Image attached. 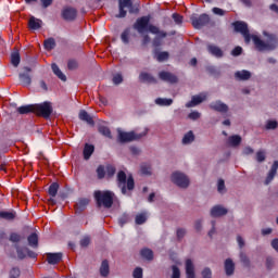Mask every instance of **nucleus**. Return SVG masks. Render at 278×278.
I'll use <instances>...</instances> for the list:
<instances>
[{"mask_svg": "<svg viewBox=\"0 0 278 278\" xmlns=\"http://www.w3.org/2000/svg\"><path fill=\"white\" fill-rule=\"evenodd\" d=\"M232 27L237 34L243 36L245 45H249L253 40L256 51L261 53L264 51H275L278 47V39L276 35L263 31V36H266V41L262 40L257 35H251L249 31V25L245 22L237 21L232 23Z\"/></svg>", "mask_w": 278, "mask_h": 278, "instance_id": "f257e3e1", "label": "nucleus"}, {"mask_svg": "<svg viewBox=\"0 0 278 278\" xmlns=\"http://www.w3.org/2000/svg\"><path fill=\"white\" fill-rule=\"evenodd\" d=\"M93 198L98 207H105L110 210L114 205V193L112 191L96 190L93 192Z\"/></svg>", "mask_w": 278, "mask_h": 278, "instance_id": "f03ea898", "label": "nucleus"}, {"mask_svg": "<svg viewBox=\"0 0 278 278\" xmlns=\"http://www.w3.org/2000/svg\"><path fill=\"white\" fill-rule=\"evenodd\" d=\"M117 186L122 190V194H127V190H134L136 182L134 176L127 178V174L124 170L117 173Z\"/></svg>", "mask_w": 278, "mask_h": 278, "instance_id": "7ed1b4c3", "label": "nucleus"}, {"mask_svg": "<svg viewBox=\"0 0 278 278\" xmlns=\"http://www.w3.org/2000/svg\"><path fill=\"white\" fill-rule=\"evenodd\" d=\"M149 31L150 34H153L155 37L152 41V46L157 49L159 47H162V40L168 36V33L165 30H161L160 27L155 25H150L149 26Z\"/></svg>", "mask_w": 278, "mask_h": 278, "instance_id": "20e7f679", "label": "nucleus"}, {"mask_svg": "<svg viewBox=\"0 0 278 278\" xmlns=\"http://www.w3.org/2000/svg\"><path fill=\"white\" fill-rule=\"evenodd\" d=\"M35 114L46 119L51 118V114H53V106L51 105V102L35 104Z\"/></svg>", "mask_w": 278, "mask_h": 278, "instance_id": "39448f33", "label": "nucleus"}, {"mask_svg": "<svg viewBox=\"0 0 278 278\" xmlns=\"http://www.w3.org/2000/svg\"><path fill=\"white\" fill-rule=\"evenodd\" d=\"M149 134V129H146L141 134H136L134 131L130 132H124V131H118V140L119 142H134V140H140V138H144Z\"/></svg>", "mask_w": 278, "mask_h": 278, "instance_id": "423d86ee", "label": "nucleus"}, {"mask_svg": "<svg viewBox=\"0 0 278 278\" xmlns=\"http://www.w3.org/2000/svg\"><path fill=\"white\" fill-rule=\"evenodd\" d=\"M190 21L194 29H202V27L210 25V15L206 13L201 15L193 14L190 17Z\"/></svg>", "mask_w": 278, "mask_h": 278, "instance_id": "0eeeda50", "label": "nucleus"}, {"mask_svg": "<svg viewBox=\"0 0 278 278\" xmlns=\"http://www.w3.org/2000/svg\"><path fill=\"white\" fill-rule=\"evenodd\" d=\"M172 181L173 184L178 186V188H188V186H190V179L188 178V176L180 172L172 174Z\"/></svg>", "mask_w": 278, "mask_h": 278, "instance_id": "6e6552de", "label": "nucleus"}, {"mask_svg": "<svg viewBox=\"0 0 278 278\" xmlns=\"http://www.w3.org/2000/svg\"><path fill=\"white\" fill-rule=\"evenodd\" d=\"M149 23H151L150 16H141L134 23V29H136L139 34H144L147 29L149 31V26L151 25Z\"/></svg>", "mask_w": 278, "mask_h": 278, "instance_id": "1a4fd4ad", "label": "nucleus"}, {"mask_svg": "<svg viewBox=\"0 0 278 278\" xmlns=\"http://www.w3.org/2000/svg\"><path fill=\"white\" fill-rule=\"evenodd\" d=\"M16 254L18 260H25V257H30V260H36L38 257V254L27 247H21L18 244L15 245Z\"/></svg>", "mask_w": 278, "mask_h": 278, "instance_id": "9d476101", "label": "nucleus"}, {"mask_svg": "<svg viewBox=\"0 0 278 278\" xmlns=\"http://www.w3.org/2000/svg\"><path fill=\"white\" fill-rule=\"evenodd\" d=\"M29 73H31V67L24 66L23 73L18 74L20 84L24 87L31 86V75Z\"/></svg>", "mask_w": 278, "mask_h": 278, "instance_id": "9b49d317", "label": "nucleus"}, {"mask_svg": "<svg viewBox=\"0 0 278 278\" xmlns=\"http://www.w3.org/2000/svg\"><path fill=\"white\" fill-rule=\"evenodd\" d=\"M61 16L64 21L73 22L77 18V9L73 7H66L62 10Z\"/></svg>", "mask_w": 278, "mask_h": 278, "instance_id": "f8f14e48", "label": "nucleus"}, {"mask_svg": "<svg viewBox=\"0 0 278 278\" xmlns=\"http://www.w3.org/2000/svg\"><path fill=\"white\" fill-rule=\"evenodd\" d=\"M159 78L161 79V81H166L167 84H177L179 81L177 75L166 71L160 72Z\"/></svg>", "mask_w": 278, "mask_h": 278, "instance_id": "ddd939ff", "label": "nucleus"}, {"mask_svg": "<svg viewBox=\"0 0 278 278\" xmlns=\"http://www.w3.org/2000/svg\"><path fill=\"white\" fill-rule=\"evenodd\" d=\"M131 5H134V2L131 0H119V13L116 15V18H125V16H127V10H125V8H131Z\"/></svg>", "mask_w": 278, "mask_h": 278, "instance_id": "4468645a", "label": "nucleus"}, {"mask_svg": "<svg viewBox=\"0 0 278 278\" xmlns=\"http://www.w3.org/2000/svg\"><path fill=\"white\" fill-rule=\"evenodd\" d=\"M210 109L214 110V112H220L222 114L229 112V106L220 100L212 102Z\"/></svg>", "mask_w": 278, "mask_h": 278, "instance_id": "2eb2a0df", "label": "nucleus"}, {"mask_svg": "<svg viewBox=\"0 0 278 278\" xmlns=\"http://www.w3.org/2000/svg\"><path fill=\"white\" fill-rule=\"evenodd\" d=\"M62 257H64V254H62V252L48 253L47 254V262H48V264H51L52 266H55V264H60Z\"/></svg>", "mask_w": 278, "mask_h": 278, "instance_id": "dca6fc26", "label": "nucleus"}, {"mask_svg": "<svg viewBox=\"0 0 278 278\" xmlns=\"http://www.w3.org/2000/svg\"><path fill=\"white\" fill-rule=\"evenodd\" d=\"M227 212V208L222 205H215L211 208V216L213 218H220V216H226Z\"/></svg>", "mask_w": 278, "mask_h": 278, "instance_id": "f3484780", "label": "nucleus"}, {"mask_svg": "<svg viewBox=\"0 0 278 278\" xmlns=\"http://www.w3.org/2000/svg\"><path fill=\"white\" fill-rule=\"evenodd\" d=\"M79 121H84L87 125H90L91 127H94V119L90 114H88V111L80 110L78 114Z\"/></svg>", "mask_w": 278, "mask_h": 278, "instance_id": "a211bd4d", "label": "nucleus"}, {"mask_svg": "<svg viewBox=\"0 0 278 278\" xmlns=\"http://www.w3.org/2000/svg\"><path fill=\"white\" fill-rule=\"evenodd\" d=\"M277 170H278V161H274L271 168L265 179V186H268V184H270V181L275 179V176L277 175Z\"/></svg>", "mask_w": 278, "mask_h": 278, "instance_id": "6ab92c4d", "label": "nucleus"}, {"mask_svg": "<svg viewBox=\"0 0 278 278\" xmlns=\"http://www.w3.org/2000/svg\"><path fill=\"white\" fill-rule=\"evenodd\" d=\"M139 80L142 84H157V79H155V77H153V75H151L147 72L140 73Z\"/></svg>", "mask_w": 278, "mask_h": 278, "instance_id": "aec40b11", "label": "nucleus"}, {"mask_svg": "<svg viewBox=\"0 0 278 278\" xmlns=\"http://www.w3.org/2000/svg\"><path fill=\"white\" fill-rule=\"evenodd\" d=\"M225 273L227 277H231L233 273L236 271V264L231 258H227L224 264Z\"/></svg>", "mask_w": 278, "mask_h": 278, "instance_id": "412c9836", "label": "nucleus"}, {"mask_svg": "<svg viewBox=\"0 0 278 278\" xmlns=\"http://www.w3.org/2000/svg\"><path fill=\"white\" fill-rule=\"evenodd\" d=\"M90 203V200L88 198H83L78 200V202L75 205V210L77 214H81L86 207H88V204Z\"/></svg>", "mask_w": 278, "mask_h": 278, "instance_id": "4be33fe9", "label": "nucleus"}, {"mask_svg": "<svg viewBox=\"0 0 278 278\" xmlns=\"http://www.w3.org/2000/svg\"><path fill=\"white\" fill-rule=\"evenodd\" d=\"M186 275L187 278H197V275L194 274V264L190 258L186 261Z\"/></svg>", "mask_w": 278, "mask_h": 278, "instance_id": "5701e85b", "label": "nucleus"}, {"mask_svg": "<svg viewBox=\"0 0 278 278\" xmlns=\"http://www.w3.org/2000/svg\"><path fill=\"white\" fill-rule=\"evenodd\" d=\"M236 79H239V81H247L251 79V72L247 70L238 71L235 73Z\"/></svg>", "mask_w": 278, "mask_h": 278, "instance_id": "b1692460", "label": "nucleus"}, {"mask_svg": "<svg viewBox=\"0 0 278 278\" xmlns=\"http://www.w3.org/2000/svg\"><path fill=\"white\" fill-rule=\"evenodd\" d=\"M28 27L34 30L40 29L42 27V20L31 16L28 21Z\"/></svg>", "mask_w": 278, "mask_h": 278, "instance_id": "393cba45", "label": "nucleus"}, {"mask_svg": "<svg viewBox=\"0 0 278 278\" xmlns=\"http://www.w3.org/2000/svg\"><path fill=\"white\" fill-rule=\"evenodd\" d=\"M207 51L211 53V55H214L215 58H223L224 53L223 50L218 46L208 45Z\"/></svg>", "mask_w": 278, "mask_h": 278, "instance_id": "a878e982", "label": "nucleus"}, {"mask_svg": "<svg viewBox=\"0 0 278 278\" xmlns=\"http://www.w3.org/2000/svg\"><path fill=\"white\" fill-rule=\"evenodd\" d=\"M204 99H205V96L204 97L193 96L191 101L186 103V108H194L197 105H200V103H203Z\"/></svg>", "mask_w": 278, "mask_h": 278, "instance_id": "bb28decb", "label": "nucleus"}, {"mask_svg": "<svg viewBox=\"0 0 278 278\" xmlns=\"http://www.w3.org/2000/svg\"><path fill=\"white\" fill-rule=\"evenodd\" d=\"M18 114H35V104H27L17 108Z\"/></svg>", "mask_w": 278, "mask_h": 278, "instance_id": "cd10ccee", "label": "nucleus"}, {"mask_svg": "<svg viewBox=\"0 0 278 278\" xmlns=\"http://www.w3.org/2000/svg\"><path fill=\"white\" fill-rule=\"evenodd\" d=\"M28 247L31 249H38V233L33 232L27 237Z\"/></svg>", "mask_w": 278, "mask_h": 278, "instance_id": "c85d7f7f", "label": "nucleus"}, {"mask_svg": "<svg viewBox=\"0 0 278 278\" xmlns=\"http://www.w3.org/2000/svg\"><path fill=\"white\" fill-rule=\"evenodd\" d=\"M92 153H94V147L90 143H86L83 150L84 160L92 157Z\"/></svg>", "mask_w": 278, "mask_h": 278, "instance_id": "c756f323", "label": "nucleus"}, {"mask_svg": "<svg viewBox=\"0 0 278 278\" xmlns=\"http://www.w3.org/2000/svg\"><path fill=\"white\" fill-rule=\"evenodd\" d=\"M140 255L143 260H147L148 262H153V250L149 248H143L140 251Z\"/></svg>", "mask_w": 278, "mask_h": 278, "instance_id": "7c9ffc66", "label": "nucleus"}, {"mask_svg": "<svg viewBox=\"0 0 278 278\" xmlns=\"http://www.w3.org/2000/svg\"><path fill=\"white\" fill-rule=\"evenodd\" d=\"M242 143V137L239 135H232L228 138V144L229 147H240Z\"/></svg>", "mask_w": 278, "mask_h": 278, "instance_id": "2f4dec72", "label": "nucleus"}, {"mask_svg": "<svg viewBox=\"0 0 278 278\" xmlns=\"http://www.w3.org/2000/svg\"><path fill=\"white\" fill-rule=\"evenodd\" d=\"M51 68H52V73H54V75L59 77L61 81H66V75L62 73V70H60V66H58V64L52 63Z\"/></svg>", "mask_w": 278, "mask_h": 278, "instance_id": "473e14b6", "label": "nucleus"}, {"mask_svg": "<svg viewBox=\"0 0 278 278\" xmlns=\"http://www.w3.org/2000/svg\"><path fill=\"white\" fill-rule=\"evenodd\" d=\"M98 131L99 134H101V136H104V138H109L110 140H112V130H110V127L105 125H99Z\"/></svg>", "mask_w": 278, "mask_h": 278, "instance_id": "72a5a7b5", "label": "nucleus"}, {"mask_svg": "<svg viewBox=\"0 0 278 278\" xmlns=\"http://www.w3.org/2000/svg\"><path fill=\"white\" fill-rule=\"evenodd\" d=\"M11 64L15 68H18V64H21V53L17 50L11 53Z\"/></svg>", "mask_w": 278, "mask_h": 278, "instance_id": "f704fd0d", "label": "nucleus"}, {"mask_svg": "<svg viewBox=\"0 0 278 278\" xmlns=\"http://www.w3.org/2000/svg\"><path fill=\"white\" fill-rule=\"evenodd\" d=\"M55 39L53 37H50L43 41V47L46 51H53L55 49Z\"/></svg>", "mask_w": 278, "mask_h": 278, "instance_id": "c9c22d12", "label": "nucleus"}, {"mask_svg": "<svg viewBox=\"0 0 278 278\" xmlns=\"http://www.w3.org/2000/svg\"><path fill=\"white\" fill-rule=\"evenodd\" d=\"M100 275L102 277H108V275H110V263L108 262V260L102 261L100 267Z\"/></svg>", "mask_w": 278, "mask_h": 278, "instance_id": "e433bc0d", "label": "nucleus"}, {"mask_svg": "<svg viewBox=\"0 0 278 278\" xmlns=\"http://www.w3.org/2000/svg\"><path fill=\"white\" fill-rule=\"evenodd\" d=\"M0 218L3 220H14L16 218L15 212L0 211Z\"/></svg>", "mask_w": 278, "mask_h": 278, "instance_id": "4c0bfd02", "label": "nucleus"}, {"mask_svg": "<svg viewBox=\"0 0 278 278\" xmlns=\"http://www.w3.org/2000/svg\"><path fill=\"white\" fill-rule=\"evenodd\" d=\"M60 190V184L52 182L48 189V194L52 198L58 197V191Z\"/></svg>", "mask_w": 278, "mask_h": 278, "instance_id": "58836bf2", "label": "nucleus"}, {"mask_svg": "<svg viewBox=\"0 0 278 278\" xmlns=\"http://www.w3.org/2000/svg\"><path fill=\"white\" fill-rule=\"evenodd\" d=\"M194 140V132L192 130H189L182 138V144H192V141Z\"/></svg>", "mask_w": 278, "mask_h": 278, "instance_id": "ea45409f", "label": "nucleus"}, {"mask_svg": "<svg viewBox=\"0 0 278 278\" xmlns=\"http://www.w3.org/2000/svg\"><path fill=\"white\" fill-rule=\"evenodd\" d=\"M155 103H156V105L168 106V105H173V99L157 98L155 100Z\"/></svg>", "mask_w": 278, "mask_h": 278, "instance_id": "a19ab883", "label": "nucleus"}, {"mask_svg": "<svg viewBox=\"0 0 278 278\" xmlns=\"http://www.w3.org/2000/svg\"><path fill=\"white\" fill-rule=\"evenodd\" d=\"M147 213H139L135 217L136 225H144L147 223Z\"/></svg>", "mask_w": 278, "mask_h": 278, "instance_id": "79ce46f5", "label": "nucleus"}, {"mask_svg": "<svg viewBox=\"0 0 278 278\" xmlns=\"http://www.w3.org/2000/svg\"><path fill=\"white\" fill-rule=\"evenodd\" d=\"M131 34V30L129 28L124 29V31L121 35V40L124 45H129V35Z\"/></svg>", "mask_w": 278, "mask_h": 278, "instance_id": "37998d69", "label": "nucleus"}, {"mask_svg": "<svg viewBox=\"0 0 278 278\" xmlns=\"http://www.w3.org/2000/svg\"><path fill=\"white\" fill-rule=\"evenodd\" d=\"M127 223H129V214L123 213L118 217V225L122 226V227H125V225H127Z\"/></svg>", "mask_w": 278, "mask_h": 278, "instance_id": "c03bdc74", "label": "nucleus"}, {"mask_svg": "<svg viewBox=\"0 0 278 278\" xmlns=\"http://www.w3.org/2000/svg\"><path fill=\"white\" fill-rule=\"evenodd\" d=\"M169 56L170 54L167 51H163L156 54V60L157 62H166V60H168Z\"/></svg>", "mask_w": 278, "mask_h": 278, "instance_id": "a18cd8bd", "label": "nucleus"}, {"mask_svg": "<svg viewBox=\"0 0 278 278\" xmlns=\"http://www.w3.org/2000/svg\"><path fill=\"white\" fill-rule=\"evenodd\" d=\"M104 170L109 178H112L114 177V175H116V167H114L113 165H106Z\"/></svg>", "mask_w": 278, "mask_h": 278, "instance_id": "49530a36", "label": "nucleus"}, {"mask_svg": "<svg viewBox=\"0 0 278 278\" xmlns=\"http://www.w3.org/2000/svg\"><path fill=\"white\" fill-rule=\"evenodd\" d=\"M21 277V269L18 267H13L9 271V278H18Z\"/></svg>", "mask_w": 278, "mask_h": 278, "instance_id": "de8ad7c7", "label": "nucleus"}, {"mask_svg": "<svg viewBox=\"0 0 278 278\" xmlns=\"http://www.w3.org/2000/svg\"><path fill=\"white\" fill-rule=\"evenodd\" d=\"M79 66V63H77V61L75 59H71L67 62V68L68 71H75L77 70Z\"/></svg>", "mask_w": 278, "mask_h": 278, "instance_id": "09e8293b", "label": "nucleus"}, {"mask_svg": "<svg viewBox=\"0 0 278 278\" xmlns=\"http://www.w3.org/2000/svg\"><path fill=\"white\" fill-rule=\"evenodd\" d=\"M240 262L243 263L247 268L251 266V261L249 260V256H247L243 252L240 253Z\"/></svg>", "mask_w": 278, "mask_h": 278, "instance_id": "8fccbe9b", "label": "nucleus"}, {"mask_svg": "<svg viewBox=\"0 0 278 278\" xmlns=\"http://www.w3.org/2000/svg\"><path fill=\"white\" fill-rule=\"evenodd\" d=\"M97 175H98V179H104L105 178V166H103V165L98 166Z\"/></svg>", "mask_w": 278, "mask_h": 278, "instance_id": "3c124183", "label": "nucleus"}, {"mask_svg": "<svg viewBox=\"0 0 278 278\" xmlns=\"http://www.w3.org/2000/svg\"><path fill=\"white\" fill-rule=\"evenodd\" d=\"M172 18L174 20L175 24L176 25H181L184 23V16H181L180 14L178 13H174L172 15Z\"/></svg>", "mask_w": 278, "mask_h": 278, "instance_id": "603ef678", "label": "nucleus"}, {"mask_svg": "<svg viewBox=\"0 0 278 278\" xmlns=\"http://www.w3.org/2000/svg\"><path fill=\"white\" fill-rule=\"evenodd\" d=\"M172 270V278H181V271L179 270V267H177V265H173Z\"/></svg>", "mask_w": 278, "mask_h": 278, "instance_id": "864d4df0", "label": "nucleus"}, {"mask_svg": "<svg viewBox=\"0 0 278 278\" xmlns=\"http://www.w3.org/2000/svg\"><path fill=\"white\" fill-rule=\"evenodd\" d=\"M141 175H151V166L147 164L141 165Z\"/></svg>", "mask_w": 278, "mask_h": 278, "instance_id": "5fc2aeb1", "label": "nucleus"}, {"mask_svg": "<svg viewBox=\"0 0 278 278\" xmlns=\"http://www.w3.org/2000/svg\"><path fill=\"white\" fill-rule=\"evenodd\" d=\"M113 84L115 86H118L119 84H123V75L116 74L113 76Z\"/></svg>", "mask_w": 278, "mask_h": 278, "instance_id": "6e6d98bb", "label": "nucleus"}, {"mask_svg": "<svg viewBox=\"0 0 278 278\" xmlns=\"http://www.w3.org/2000/svg\"><path fill=\"white\" fill-rule=\"evenodd\" d=\"M273 266H275V260L273 257L266 258V268L267 270H273Z\"/></svg>", "mask_w": 278, "mask_h": 278, "instance_id": "4d7b16f0", "label": "nucleus"}, {"mask_svg": "<svg viewBox=\"0 0 278 278\" xmlns=\"http://www.w3.org/2000/svg\"><path fill=\"white\" fill-rule=\"evenodd\" d=\"M10 242H21V235L16 233V232H12L10 235Z\"/></svg>", "mask_w": 278, "mask_h": 278, "instance_id": "13d9d810", "label": "nucleus"}, {"mask_svg": "<svg viewBox=\"0 0 278 278\" xmlns=\"http://www.w3.org/2000/svg\"><path fill=\"white\" fill-rule=\"evenodd\" d=\"M134 278H142V267H137L132 271Z\"/></svg>", "mask_w": 278, "mask_h": 278, "instance_id": "bf43d9fd", "label": "nucleus"}, {"mask_svg": "<svg viewBox=\"0 0 278 278\" xmlns=\"http://www.w3.org/2000/svg\"><path fill=\"white\" fill-rule=\"evenodd\" d=\"M231 55H233V58H238V55H242V47L238 46L235 49H232Z\"/></svg>", "mask_w": 278, "mask_h": 278, "instance_id": "052dcab7", "label": "nucleus"}, {"mask_svg": "<svg viewBox=\"0 0 278 278\" xmlns=\"http://www.w3.org/2000/svg\"><path fill=\"white\" fill-rule=\"evenodd\" d=\"M266 160V153L264 151H258L256 153V161L264 162Z\"/></svg>", "mask_w": 278, "mask_h": 278, "instance_id": "680f3d73", "label": "nucleus"}, {"mask_svg": "<svg viewBox=\"0 0 278 278\" xmlns=\"http://www.w3.org/2000/svg\"><path fill=\"white\" fill-rule=\"evenodd\" d=\"M202 278H212V269L210 267L202 270Z\"/></svg>", "mask_w": 278, "mask_h": 278, "instance_id": "e2e57ef3", "label": "nucleus"}, {"mask_svg": "<svg viewBox=\"0 0 278 278\" xmlns=\"http://www.w3.org/2000/svg\"><path fill=\"white\" fill-rule=\"evenodd\" d=\"M277 121H268L266 124V129H277Z\"/></svg>", "mask_w": 278, "mask_h": 278, "instance_id": "0e129e2a", "label": "nucleus"}, {"mask_svg": "<svg viewBox=\"0 0 278 278\" xmlns=\"http://www.w3.org/2000/svg\"><path fill=\"white\" fill-rule=\"evenodd\" d=\"M176 236L178 240H181L186 236V229L178 228L176 231Z\"/></svg>", "mask_w": 278, "mask_h": 278, "instance_id": "69168bd1", "label": "nucleus"}, {"mask_svg": "<svg viewBox=\"0 0 278 278\" xmlns=\"http://www.w3.org/2000/svg\"><path fill=\"white\" fill-rule=\"evenodd\" d=\"M41 7L47 10V8H50V5H53V0H40Z\"/></svg>", "mask_w": 278, "mask_h": 278, "instance_id": "338daca9", "label": "nucleus"}, {"mask_svg": "<svg viewBox=\"0 0 278 278\" xmlns=\"http://www.w3.org/2000/svg\"><path fill=\"white\" fill-rule=\"evenodd\" d=\"M90 244V237H85L80 240V247L86 248Z\"/></svg>", "mask_w": 278, "mask_h": 278, "instance_id": "774afa93", "label": "nucleus"}]
</instances>
